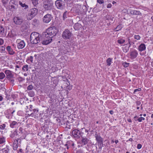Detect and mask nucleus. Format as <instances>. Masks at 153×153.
<instances>
[{
  "label": "nucleus",
  "mask_w": 153,
  "mask_h": 153,
  "mask_svg": "<svg viewBox=\"0 0 153 153\" xmlns=\"http://www.w3.org/2000/svg\"><path fill=\"white\" fill-rule=\"evenodd\" d=\"M58 32V30L54 27H49L43 33V36L46 38H51L55 36Z\"/></svg>",
  "instance_id": "1"
},
{
  "label": "nucleus",
  "mask_w": 153,
  "mask_h": 153,
  "mask_svg": "<svg viewBox=\"0 0 153 153\" xmlns=\"http://www.w3.org/2000/svg\"><path fill=\"white\" fill-rule=\"evenodd\" d=\"M40 35L38 33L34 32L30 35V40L31 42L34 44H36L40 41Z\"/></svg>",
  "instance_id": "2"
},
{
  "label": "nucleus",
  "mask_w": 153,
  "mask_h": 153,
  "mask_svg": "<svg viewBox=\"0 0 153 153\" xmlns=\"http://www.w3.org/2000/svg\"><path fill=\"white\" fill-rule=\"evenodd\" d=\"M43 5V8L45 10H50L53 7V3L51 0H44Z\"/></svg>",
  "instance_id": "3"
},
{
  "label": "nucleus",
  "mask_w": 153,
  "mask_h": 153,
  "mask_svg": "<svg viewBox=\"0 0 153 153\" xmlns=\"http://www.w3.org/2000/svg\"><path fill=\"white\" fill-rule=\"evenodd\" d=\"M5 73L6 75V77L9 80L10 82L13 85H14L15 78L14 74L11 71L9 70H6L5 71Z\"/></svg>",
  "instance_id": "4"
},
{
  "label": "nucleus",
  "mask_w": 153,
  "mask_h": 153,
  "mask_svg": "<svg viewBox=\"0 0 153 153\" xmlns=\"http://www.w3.org/2000/svg\"><path fill=\"white\" fill-rule=\"evenodd\" d=\"M37 13L38 10L36 8H34L31 9L27 15V19L28 20H31L36 15Z\"/></svg>",
  "instance_id": "5"
},
{
  "label": "nucleus",
  "mask_w": 153,
  "mask_h": 153,
  "mask_svg": "<svg viewBox=\"0 0 153 153\" xmlns=\"http://www.w3.org/2000/svg\"><path fill=\"white\" fill-rule=\"evenodd\" d=\"M72 33L68 29H65L62 34V38L65 39H69L72 36Z\"/></svg>",
  "instance_id": "6"
},
{
  "label": "nucleus",
  "mask_w": 153,
  "mask_h": 153,
  "mask_svg": "<svg viewBox=\"0 0 153 153\" xmlns=\"http://www.w3.org/2000/svg\"><path fill=\"white\" fill-rule=\"evenodd\" d=\"M126 43L124 45L125 46L122 48L123 51L125 53L128 52L131 45V41L129 38H128L126 39Z\"/></svg>",
  "instance_id": "7"
},
{
  "label": "nucleus",
  "mask_w": 153,
  "mask_h": 153,
  "mask_svg": "<svg viewBox=\"0 0 153 153\" xmlns=\"http://www.w3.org/2000/svg\"><path fill=\"white\" fill-rule=\"evenodd\" d=\"M55 4L57 8L60 10L63 9L65 7V4L63 1L57 0L55 2Z\"/></svg>",
  "instance_id": "8"
},
{
  "label": "nucleus",
  "mask_w": 153,
  "mask_h": 153,
  "mask_svg": "<svg viewBox=\"0 0 153 153\" xmlns=\"http://www.w3.org/2000/svg\"><path fill=\"white\" fill-rule=\"evenodd\" d=\"M71 136L76 138H79L81 136V132L78 129H75L72 130L71 131Z\"/></svg>",
  "instance_id": "9"
},
{
  "label": "nucleus",
  "mask_w": 153,
  "mask_h": 153,
  "mask_svg": "<svg viewBox=\"0 0 153 153\" xmlns=\"http://www.w3.org/2000/svg\"><path fill=\"white\" fill-rule=\"evenodd\" d=\"M16 42L17 44V47L19 49H23L25 46V42L24 40L18 39L17 40Z\"/></svg>",
  "instance_id": "10"
},
{
  "label": "nucleus",
  "mask_w": 153,
  "mask_h": 153,
  "mask_svg": "<svg viewBox=\"0 0 153 153\" xmlns=\"http://www.w3.org/2000/svg\"><path fill=\"white\" fill-rule=\"evenodd\" d=\"M52 18L51 15L50 14H48L43 17V21L45 23H48L51 21Z\"/></svg>",
  "instance_id": "11"
},
{
  "label": "nucleus",
  "mask_w": 153,
  "mask_h": 153,
  "mask_svg": "<svg viewBox=\"0 0 153 153\" xmlns=\"http://www.w3.org/2000/svg\"><path fill=\"white\" fill-rule=\"evenodd\" d=\"M13 21L17 25L21 24L23 22V19L19 17H15L13 19Z\"/></svg>",
  "instance_id": "12"
},
{
  "label": "nucleus",
  "mask_w": 153,
  "mask_h": 153,
  "mask_svg": "<svg viewBox=\"0 0 153 153\" xmlns=\"http://www.w3.org/2000/svg\"><path fill=\"white\" fill-rule=\"evenodd\" d=\"M129 54L130 58L131 59H133L135 58L138 55V52L135 50H134L130 52Z\"/></svg>",
  "instance_id": "13"
},
{
  "label": "nucleus",
  "mask_w": 153,
  "mask_h": 153,
  "mask_svg": "<svg viewBox=\"0 0 153 153\" xmlns=\"http://www.w3.org/2000/svg\"><path fill=\"white\" fill-rule=\"evenodd\" d=\"M95 136L96 138V140L97 141L98 144L100 145L103 144V140L100 136L96 134H95Z\"/></svg>",
  "instance_id": "14"
},
{
  "label": "nucleus",
  "mask_w": 153,
  "mask_h": 153,
  "mask_svg": "<svg viewBox=\"0 0 153 153\" xmlns=\"http://www.w3.org/2000/svg\"><path fill=\"white\" fill-rule=\"evenodd\" d=\"M44 38V39L42 41V43L43 45H47L50 43L52 41V39L50 38L49 37L48 38H46L43 37Z\"/></svg>",
  "instance_id": "15"
},
{
  "label": "nucleus",
  "mask_w": 153,
  "mask_h": 153,
  "mask_svg": "<svg viewBox=\"0 0 153 153\" xmlns=\"http://www.w3.org/2000/svg\"><path fill=\"white\" fill-rule=\"evenodd\" d=\"M6 49L8 53L10 55H13L15 53V51L13 50L11 47L9 45L7 46V47Z\"/></svg>",
  "instance_id": "16"
},
{
  "label": "nucleus",
  "mask_w": 153,
  "mask_h": 153,
  "mask_svg": "<svg viewBox=\"0 0 153 153\" xmlns=\"http://www.w3.org/2000/svg\"><path fill=\"white\" fill-rule=\"evenodd\" d=\"M146 47L145 45L143 43L141 44L139 46L138 50L139 51L141 52L146 50Z\"/></svg>",
  "instance_id": "17"
},
{
  "label": "nucleus",
  "mask_w": 153,
  "mask_h": 153,
  "mask_svg": "<svg viewBox=\"0 0 153 153\" xmlns=\"http://www.w3.org/2000/svg\"><path fill=\"white\" fill-rule=\"evenodd\" d=\"M130 13L131 14L133 15H141V13L140 11L136 10H131L130 11Z\"/></svg>",
  "instance_id": "18"
},
{
  "label": "nucleus",
  "mask_w": 153,
  "mask_h": 153,
  "mask_svg": "<svg viewBox=\"0 0 153 153\" xmlns=\"http://www.w3.org/2000/svg\"><path fill=\"white\" fill-rule=\"evenodd\" d=\"M82 144L83 145L86 144L89 141V139L86 137H82Z\"/></svg>",
  "instance_id": "19"
},
{
  "label": "nucleus",
  "mask_w": 153,
  "mask_h": 153,
  "mask_svg": "<svg viewBox=\"0 0 153 153\" xmlns=\"http://www.w3.org/2000/svg\"><path fill=\"white\" fill-rule=\"evenodd\" d=\"M19 123L17 122L13 121L10 125V127L12 128H16L18 126Z\"/></svg>",
  "instance_id": "20"
},
{
  "label": "nucleus",
  "mask_w": 153,
  "mask_h": 153,
  "mask_svg": "<svg viewBox=\"0 0 153 153\" xmlns=\"http://www.w3.org/2000/svg\"><path fill=\"white\" fill-rule=\"evenodd\" d=\"M28 28V26L27 24L25 23H23L21 27V29L22 30L24 31L27 30Z\"/></svg>",
  "instance_id": "21"
},
{
  "label": "nucleus",
  "mask_w": 153,
  "mask_h": 153,
  "mask_svg": "<svg viewBox=\"0 0 153 153\" xmlns=\"http://www.w3.org/2000/svg\"><path fill=\"white\" fill-rule=\"evenodd\" d=\"M126 40H125L121 38H120L118 39L117 40V42L121 45L124 43H126Z\"/></svg>",
  "instance_id": "22"
},
{
  "label": "nucleus",
  "mask_w": 153,
  "mask_h": 153,
  "mask_svg": "<svg viewBox=\"0 0 153 153\" xmlns=\"http://www.w3.org/2000/svg\"><path fill=\"white\" fill-rule=\"evenodd\" d=\"M18 140H16L14 141L13 145V148L14 150H16L17 149L18 146Z\"/></svg>",
  "instance_id": "23"
},
{
  "label": "nucleus",
  "mask_w": 153,
  "mask_h": 153,
  "mask_svg": "<svg viewBox=\"0 0 153 153\" xmlns=\"http://www.w3.org/2000/svg\"><path fill=\"white\" fill-rule=\"evenodd\" d=\"M112 59L110 58H108L106 60V62L107 63V65L108 66H110L111 64V63L112 62Z\"/></svg>",
  "instance_id": "24"
},
{
  "label": "nucleus",
  "mask_w": 153,
  "mask_h": 153,
  "mask_svg": "<svg viewBox=\"0 0 153 153\" xmlns=\"http://www.w3.org/2000/svg\"><path fill=\"white\" fill-rule=\"evenodd\" d=\"M81 25L79 24L76 23L74 26V28L76 30H79V27H80Z\"/></svg>",
  "instance_id": "25"
},
{
  "label": "nucleus",
  "mask_w": 153,
  "mask_h": 153,
  "mask_svg": "<svg viewBox=\"0 0 153 153\" xmlns=\"http://www.w3.org/2000/svg\"><path fill=\"white\" fill-rule=\"evenodd\" d=\"M68 16V13L67 11H65L63 14V19L64 20H65L67 18Z\"/></svg>",
  "instance_id": "26"
},
{
  "label": "nucleus",
  "mask_w": 153,
  "mask_h": 153,
  "mask_svg": "<svg viewBox=\"0 0 153 153\" xmlns=\"http://www.w3.org/2000/svg\"><path fill=\"white\" fill-rule=\"evenodd\" d=\"M19 4L23 7H25V9H26L28 8V6L27 5H26L25 4H23L21 1H19Z\"/></svg>",
  "instance_id": "27"
},
{
  "label": "nucleus",
  "mask_w": 153,
  "mask_h": 153,
  "mask_svg": "<svg viewBox=\"0 0 153 153\" xmlns=\"http://www.w3.org/2000/svg\"><path fill=\"white\" fill-rule=\"evenodd\" d=\"M4 30L2 26H0V35H3L4 33Z\"/></svg>",
  "instance_id": "28"
},
{
  "label": "nucleus",
  "mask_w": 153,
  "mask_h": 153,
  "mask_svg": "<svg viewBox=\"0 0 153 153\" xmlns=\"http://www.w3.org/2000/svg\"><path fill=\"white\" fill-rule=\"evenodd\" d=\"M28 95L30 97H33L35 95V93L33 91H30L28 93Z\"/></svg>",
  "instance_id": "29"
},
{
  "label": "nucleus",
  "mask_w": 153,
  "mask_h": 153,
  "mask_svg": "<svg viewBox=\"0 0 153 153\" xmlns=\"http://www.w3.org/2000/svg\"><path fill=\"white\" fill-rule=\"evenodd\" d=\"M122 28L121 25H119L114 29L115 31H116L121 30Z\"/></svg>",
  "instance_id": "30"
},
{
  "label": "nucleus",
  "mask_w": 153,
  "mask_h": 153,
  "mask_svg": "<svg viewBox=\"0 0 153 153\" xmlns=\"http://www.w3.org/2000/svg\"><path fill=\"white\" fill-rule=\"evenodd\" d=\"M5 48L3 46H1L0 47V52L1 53H4L5 51Z\"/></svg>",
  "instance_id": "31"
},
{
  "label": "nucleus",
  "mask_w": 153,
  "mask_h": 153,
  "mask_svg": "<svg viewBox=\"0 0 153 153\" xmlns=\"http://www.w3.org/2000/svg\"><path fill=\"white\" fill-rule=\"evenodd\" d=\"M9 151V149L7 148L2 149V151L3 153H8Z\"/></svg>",
  "instance_id": "32"
},
{
  "label": "nucleus",
  "mask_w": 153,
  "mask_h": 153,
  "mask_svg": "<svg viewBox=\"0 0 153 153\" xmlns=\"http://www.w3.org/2000/svg\"><path fill=\"white\" fill-rule=\"evenodd\" d=\"M33 57L32 56H31L27 59V61L28 62H33Z\"/></svg>",
  "instance_id": "33"
},
{
  "label": "nucleus",
  "mask_w": 153,
  "mask_h": 153,
  "mask_svg": "<svg viewBox=\"0 0 153 153\" xmlns=\"http://www.w3.org/2000/svg\"><path fill=\"white\" fill-rule=\"evenodd\" d=\"M5 142V139L4 137L0 138V144H2Z\"/></svg>",
  "instance_id": "34"
},
{
  "label": "nucleus",
  "mask_w": 153,
  "mask_h": 153,
  "mask_svg": "<svg viewBox=\"0 0 153 153\" xmlns=\"http://www.w3.org/2000/svg\"><path fill=\"white\" fill-rule=\"evenodd\" d=\"M145 120V118L143 117H141L139 118H138V119H137V120H135V121H138L139 122H141L142 120Z\"/></svg>",
  "instance_id": "35"
},
{
  "label": "nucleus",
  "mask_w": 153,
  "mask_h": 153,
  "mask_svg": "<svg viewBox=\"0 0 153 153\" xmlns=\"http://www.w3.org/2000/svg\"><path fill=\"white\" fill-rule=\"evenodd\" d=\"M37 0H32V2L34 6H36L38 4Z\"/></svg>",
  "instance_id": "36"
},
{
  "label": "nucleus",
  "mask_w": 153,
  "mask_h": 153,
  "mask_svg": "<svg viewBox=\"0 0 153 153\" xmlns=\"http://www.w3.org/2000/svg\"><path fill=\"white\" fill-rule=\"evenodd\" d=\"M5 76V74L3 73H0V79H3Z\"/></svg>",
  "instance_id": "37"
},
{
  "label": "nucleus",
  "mask_w": 153,
  "mask_h": 153,
  "mask_svg": "<svg viewBox=\"0 0 153 153\" xmlns=\"http://www.w3.org/2000/svg\"><path fill=\"white\" fill-rule=\"evenodd\" d=\"M134 38L137 40L140 39V36L138 35H135L134 36Z\"/></svg>",
  "instance_id": "38"
},
{
  "label": "nucleus",
  "mask_w": 153,
  "mask_h": 153,
  "mask_svg": "<svg viewBox=\"0 0 153 153\" xmlns=\"http://www.w3.org/2000/svg\"><path fill=\"white\" fill-rule=\"evenodd\" d=\"M128 63H127L126 62H125L123 63L122 64L124 67H128L129 66Z\"/></svg>",
  "instance_id": "39"
},
{
  "label": "nucleus",
  "mask_w": 153,
  "mask_h": 153,
  "mask_svg": "<svg viewBox=\"0 0 153 153\" xmlns=\"http://www.w3.org/2000/svg\"><path fill=\"white\" fill-rule=\"evenodd\" d=\"M33 88V86L31 85H30L28 86L27 87V89L28 90H32Z\"/></svg>",
  "instance_id": "40"
},
{
  "label": "nucleus",
  "mask_w": 153,
  "mask_h": 153,
  "mask_svg": "<svg viewBox=\"0 0 153 153\" xmlns=\"http://www.w3.org/2000/svg\"><path fill=\"white\" fill-rule=\"evenodd\" d=\"M3 4L5 5L7 4L8 2V0H2Z\"/></svg>",
  "instance_id": "41"
},
{
  "label": "nucleus",
  "mask_w": 153,
  "mask_h": 153,
  "mask_svg": "<svg viewBox=\"0 0 153 153\" xmlns=\"http://www.w3.org/2000/svg\"><path fill=\"white\" fill-rule=\"evenodd\" d=\"M97 1L100 4H103L104 2L103 0H97Z\"/></svg>",
  "instance_id": "42"
},
{
  "label": "nucleus",
  "mask_w": 153,
  "mask_h": 153,
  "mask_svg": "<svg viewBox=\"0 0 153 153\" xmlns=\"http://www.w3.org/2000/svg\"><path fill=\"white\" fill-rule=\"evenodd\" d=\"M33 113H34L35 114V115H36L37 114L38 112V110H36V109H33Z\"/></svg>",
  "instance_id": "43"
},
{
  "label": "nucleus",
  "mask_w": 153,
  "mask_h": 153,
  "mask_svg": "<svg viewBox=\"0 0 153 153\" xmlns=\"http://www.w3.org/2000/svg\"><path fill=\"white\" fill-rule=\"evenodd\" d=\"M111 17L109 15H107L105 17V19H106L108 20H109L111 18Z\"/></svg>",
  "instance_id": "44"
},
{
  "label": "nucleus",
  "mask_w": 153,
  "mask_h": 153,
  "mask_svg": "<svg viewBox=\"0 0 153 153\" xmlns=\"http://www.w3.org/2000/svg\"><path fill=\"white\" fill-rule=\"evenodd\" d=\"M4 43V40L2 39H0V45H1L3 44Z\"/></svg>",
  "instance_id": "45"
},
{
  "label": "nucleus",
  "mask_w": 153,
  "mask_h": 153,
  "mask_svg": "<svg viewBox=\"0 0 153 153\" xmlns=\"http://www.w3.org/2000/svg\"><path fill=\"white\" fill-rule=\"evenodd\" d=\"M5 127V125L3 124V125H0V128L2 129H4Z\"/></svg>",
  "instance_id": "46"
},
{
  "label": "nucleus",
  "mask_w": 153,
  "mask_h": 153,
  "mask_svg": "<svg viewBox=\"0 0 153 153\" xmlns=\"http://www.w3.org/2000/svg\"><path fill=\"white\" fill-rule=\"evenodd\" d=\"M38 21L36 19H34L33 20V22L34 23L33 24H35L36 23H38Z\"/></svg>",
  "instance_id": "47"
},
{
  "label": "nucleus",
  "mask_w": 153,
  "mask_h": 153,
  "mask_svg": "<svg viewBox=\"0 0 153 153\" xmlns=\"http://www.w3.org/2000/svg\"><path fill=\"white\" fill-rule=\"evenodd\" d=\"M32 106V105H30L29 106V110L30 111H33V109H33Z\"/></svg>",
  "instance_id": "48"
},
{
  "label": "nucleus",
  "mask_w": 153,
  "mask_h": 153,
  "mask_svg": "<svg viewBox=\"0 0 153 153\" xmlns=\"http://www.w3.org/2000/svg\"><path fill=\"white\" fill-rule=\"evenodd\" d=\"M142 145L141 144H138L137 146V148L138 149H140L141 148Z\"/></svg>",
  "instance_id": "49"
},
{
  "label": "nucleus",
  "mask_w": 153,
  "mask_h": 153,
  "mask_svg": "<svg viewBox=\"0 0 153 153\" xmlns=\"http://www.w3.org/2000/svg\"><path fill=\"white\" fill-rule=\"evenodd\" d=\"M113 19H114L113 17H111L110 19L109 20V22H114V20H113Z\"/></svg>",
  "instance_id": "50"
},
{
  "label": "nucleus",
  "mask_w": 153,
  "mask_h": 153,
  "mask_svg": "<svg viewBox=\"0 0 153 153\" xmlns=\"http://www.w3.org/2000/svg\"><path fill=\"white\" fill-rule=\"evenodd\" d=\"M141 90V89L140 88H138L137 89H136L134 90V93L135 92L140 91Z\"/></svg>",
  "instance_id": "51"
},
{
  "label": "nucleus",
  "mask_w": 153,
  "mask_h": 153,
  "mask_svg": "<svg viewBox=\"0 0 153 153\" xmlns=\"http://www.w3.org/2000/svg\"><path fill=\"white\" fill-rule=\"evenodd\" d=\"M136 104L137 105H139L141 104V102L139 101H137L136 102Z\"/></svg>",
  "instance_id": "52"
},
{
  "label": "nucleus",
  "mask_w": 153,
  "mask_h": 153,
  "mask_svg": "<svg viewBox=\"0 0 153 153\" xmlns=\"http://www.w3.org/2000/svg\"><path fill=\"white\" fill-rule=\"evenodd\" d=\"M111 6L112 5L111 4H109L107 5V7L108 8H111Z\"/></svg>",
  "instance_id": "53"
},
{
  "label": "nucleus",
  "mask_w": 153,
  "mask_h": 153,
  "mask_svg": "<svg viewBox=\"0 0 153 153\" xmlns=\"http://www.w3.org/2000/svg\"><path fill=\"white\" fill-rule=\"evenodd\" d=\"M36 115H35L33 113H32L30 115V116H31L32 117H33L34 116H35Z\"/></svg>",
  "instance_id": "54"
},
{
  "label": "nucleus",
  "mask_w": 153,
  "mask_h": 153,
  "mask_svg": "<svg viewBox=\"0 0 153 153\" xmlns=\"http://www.w3.org/2000/svg\"><path fill=\"white\" fill-rule=\"evenodd\" d=\"M28 68H22V70H24V71H25V70H26V71H27L28 70Z\"/></svg>",
  "instance_id": "55"
},
{
  "label": "nucleus",
  "mask_w": 153,
  "mask_h": 153,
  "mask_svg": "<svg viewBox=\"0 0 153 153\" xmlns=\"http://www.w3.org/2000/svg\"><path fill=\"white\" fill-rule=\"evenodd\" d=\"M109 113L111 114H112L114 113L113 111L112 110L110 111Z\"/></svg>",
  "instance_id": "56"
},
{
  "label": "nucleus",
  "mask_w": 153,
  "mask_h": 153,
  "mask_svg": "<svg viewBox=\"0 0 153 153\" xmlns=\"http://www.w3.org/2000/svg\"><path fill=\"white\" fill-rule=\"evenodd\" d=\"M127 121L130 123L132 122V120L130 119H128Z\"/></svg>",
  "instance_id": "57"
},
{
  "label": "nucleus",
  "mask_w": 153,
  "mask_h": 153,
  "mask_svg": "<svg viewBox=\"0 0 153 153\" xmlns=\"http://www.w3.org/2000/svg\"><path fill=\"white\" fill-rule=\"evenodd\" d=\"M134 119H135V120H137V119H138V117L137 116H135L134 117Z\"/></svg>",
  "instance_id": "58"
},
{
  "label": "nucleus",
  "mask_w": 153,
  "mask_h": 153,
  "mask_svg": "<svg viewBox=\"0 0 153 153\" xmlns=\"http://www.w3.org/2000/svg\"><path fill=\"white\" fill-rule=\"evenodd\" d=\"M3 97L1 96H0V101H1L2 100Z\"/></svg>",
  "instance_id": "59"
},
{
  "label": "nucleus",
  "mask_w": 153,
  "mask_h": 153,
  "mask_svg": "<svg viewBox=\"0 0 153 153\" xmlns=\"http://www.w3.org/2000/svg\"><path fill=\"white\" fill-rule=\"evenodd\" d=\"M128 140H129V141H130L131 142L132 141V140H133V139H132V138H130V139H129Z\"/></svg>",
  "instance_id": "60"
},
{
  "label": "nucleus",
  "mask_w": 153,
  "mask_h": 153,
  "mask_svg": "<svg viewBox=\"0 0 153 153\" xmlns=\"http://www.w3.org/2000/svg\"><path fill=\"white\" fill-rule=\"evenodd\" d=\"M118 142V140H117L115 141V143L116 144H117Z\"/></svg>",
  "instance_id": "61"
},
{
  "label": "nucleus",
  "mask_w": 153,
  "mask_h": 153,
  "mask_svg": "<svg viewBox=\"0 0 153 153\" xmlns=\"http://www.w3.org/2000/svg\"><path fill=\"white\" fill-rule=\"evenodd\" d=\"M22 128H21V127H20L19 128V131H22Z\"/></svg>",
  "instance_id": "62"
},
{
  "label": "nucleus",
  "mask_w": 153,
  "mask_h": 153,
  "mask_svg": "<svg viewBox=\"0 0 153 153\" xmlns=\"http://www.w3.org/2000/svg\"><path fill=\"white\" fill-rule=\"evenodd\" d=\"M116 2L115 1H113L112 2V4H116Z\"/></svg>",
  "instance_id": "63"
},
{
  "label": "nucleus",
  "mask_w": 153,
  "mask_h": 153,
  "mask_svg": "<svg viewBox=\"0 0 153 153\" xmlns=\"http://www.w3.org/2000/svg\"><path fill=\"white\" fill-rule=\"evenodd\" d=\"M151 19H152V22H153V16L151 17Z\"/></svg>",
  "instance_id": "64"
}]
</instances>
